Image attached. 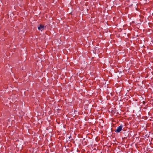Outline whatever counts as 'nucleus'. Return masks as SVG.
Segmentation results:
<instances>
[{"label": "nucleus", "mask_w": 153, "mask_h": 153, "mask_svg": "<svg viewBox=\"0 0 153 153\" xmlns=\"http://www.w3.org/2000/svg\"><path fill=\"white\" fill-rule=\"evenodd\" d=\"M123 127L122 125L120 126L117 127V129L115 130V131L117 133L120 132L122 130Z\"/></svg>", "instance_id": "obj_1"}, {"label": "nucleus", "mask_w": 153, "mask_h": 153, "mask_svg": "<svg viewBox=\"0 0 153 153\" xmlns=\"http://www.w3.org/2000/svg\"><path fill=\"white\" fill-rule=\"evenodd\" d=\"M44 26L42 25H40L38 27V29L41 31H42L44 29Z\"/></svg>", "instance_id": "obj_2"}]
</instances>
